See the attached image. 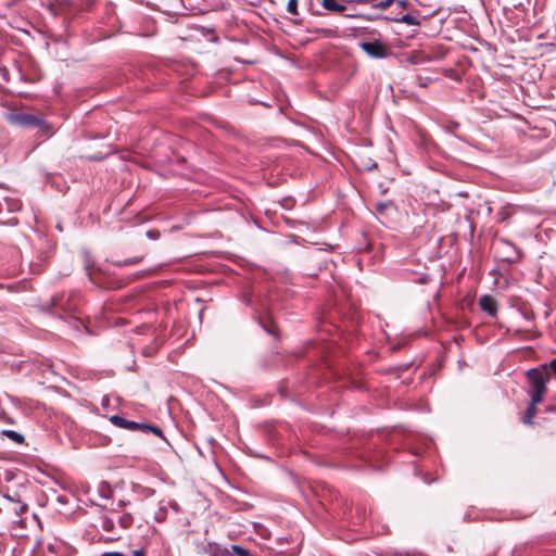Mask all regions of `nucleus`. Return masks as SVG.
Here are the masks:
<instances>
[{
  "instance_id": "423d86ee",
  "label": "nucleus",
  "mask_w": 556,
  "mask_h": 556,
  "mask_svg": "<svg viewBox=\"0 0 556 556\" xmlns=\"http://www.w3.org/2000/svg\"><path fill=\"white\" fill-rule=\"evenodd\" d=\"M9 119L11 123L24 127H40L43 123L38 116L28 113L10 114Z\"/></svg>"
},
{
  "instance_id": "b1692460",
  "label": "nucleus",
  "mask_w": 556,
  "mask_h": 556,
  "mask_svg": "<svg viewBox=\"0 0 556 556\" xmlns=\"http://www.w3.org/2000/svg\"><path fill=\"white\" fill-rule=\"evenodd\" d=\"M132 556H146L144 549H136L132 552Z\"/></svg>"
},
{
  "instance_id": "aec40b11",
  "label": "nucleus",
  "mask_w": 556,
  "mask_h": 556,
  "mask_svg": "<svg viewBox=\"0 0 556 556\" xmlns=\"http://www.w3.org/2000/svg\"><path fill=\"white\" fill-rule=\"evenodd\" d=\"M142 260V257H135V258H128L123 262V265H130L139 263Z\"/></svg>"
},
{
  "instance_id": "a878e982",
  "label": "nucleus",
  "mask_w": 556,
  "mask_h": 556,
  "mask_svg": "<svg viewBox=\"0 0 556 556\" xmlns=\"http://www.w3.org/2000/svg\"><path fill=\"white\" fill-rule=\"evenodd\" d=\"M397 5L401 7V8H407L408 5V2L406 0H397L396 1Z\"/></svg>"
},
{
  "instance_id": "9d476101",
  "label": "nucleus",
  "mask_w": 556,
  "mask_h": 556,
  "mask_svg": "<svg viewBox=\"0 0 556 556\" xmlns=\"http://www.w3.org/2000/svg\"><path fill=\"white\" fill-rule=\"evenodd\" d=\"M167 510H168V505H167V502L166 501H161L159 503V507L156 509V511L154 513V520L156 522H163L165 521L166 517H167Z\"/></svg>"
},
{
  "instance_id": "f3484780",
  "label": "nucleus",
  "mask_w": 556,
  "mask_h": 556,
  "mask_svg": "<svg viewBox=\"0 0 556 556\" xmlns=\"http://www.w3.org/2000/svg\"><path fill=\"white\" fill-rule=\"evenodd\" d=\"M541 366L545 371H548V369H551L556 375V358H554L549 363L543 364Z\"/></svg>"
},
{
  "instance_id": "a211bd4d",
  "label": "nucleus",
  "mask_w": 556,
  "mask_h": 556,
  "mask_svg": "<svg viewBox=\"0 0 556 556\" xmlns=\"http://www.w3.org/2000/svg\"><path fill=\"white\" fill-rule=\"evenodd\" d=\"M389 206H391V202H380L376 205V211L378 213H383Z\"/></svg>"
},
{
  "instance_id": "dca6fc26",
  "label": "nucleus",
  "mask_w": 556,
  "mask_h": 556,
  "mask_svg": "<svg viewBox=\"0 0 556 556\" xmlns=\"http://www.w3.org/2000/svg\"><path fill=\"white\" fill-rule=\"evenodd\" d=\"M225 551H222L217 544H210V554L211 556H223Z\"/></svg>"
},
{
  "instance_id": "7c9ffc66",
  "label": "nucleus",
  "mask_w": 556,
  "mask_h": 556,
  "mask_svg": "<svg viewBox=\"0 0 556 556\" xmlns=\"http://www.w3.org/2000/svg\"><path fill=\"white\" fill-rule=\"evenodd\" d=\"M348 16L349 17H357L358 15L357 14H349Z\"/></svg>"
},
{
  "instance_id": "4be33fe9",
  "label": "nucleus",
  "mask_w": 556,
  "mask_h": 556,
  "mask_svg": "<svg viewBox=\"0 0 556 556\" xmlns=\"http://www.w3.org/2000/svg\"><path fill=\"white\" fill-rule=\"evenodd\" d=\"M100 556H125V555L121 552H105V553L101 554Z\"/></svg>"
},
{
  "instance_id": "20e7f679",
  "label": "nucleus",
  "mask_w": 556,
  "mask_h": 556,
  "mask_svg": "<svg viewBox=\"0 0 556 556\" xmlns=\"http://www.w3.org/2000/svg\"><path fill=\"white\" fill-rule=\"evenodd\" d=\"M496 254L501 261L508 264L518 263L521 258L519 249L506 239H500L497 241Z\"/></svg>"
},
{
  "instance_id": "39448f33",
  "label": "nucleus",
  "mask_w": 556,
  "mask_h": 556,
  "mask_svg": "<svg viewBox=\"0 0 556 556\" xmlns=\"http://www.w3.org/2000/svg\"><path fill=\"white\" fill-rule=\"evenodd\" d=\"M359 47L367 55L374 59H384L390 54L389 48L380 40L361 42Z\"/></svg>"
},
{
  "instance_id": "1a4fd4ad",
  "label": "nucleus",
  "mask_w": 556,
  "mask_h": 556,
  "mask_svg": "<svg viewBox=\"0 0 556 556\" xmlns=\"http://www.w3.org/2000/svg\"><path fill=\"white\" fill-rule=\"evenodd\" d=\"M321 5L325 10L336 13H341L346 9V7L338 0H323Z\"/></svg>"
},
{
  "instance_id": "9b49d317",
  "label": "nucleus",
  "mask_w": 556,
  "mask_h": 556,
  "mask_svg": "<svg viewBox=\"0 0 556 556\" xmlns=\"http://www.w3.org/2000/svg\"><path fill=\"white\" fill-rule=\"evenodd\" d=\"M83 256H84V266H85V269L87 270V275H88L90 281L94 282V278L91 273V268L93 267V261L91 258V255L88 251H84Z\"/></svg>"
},
{
  "instance_id": "c85d7f7f",
  "label": "nucleus",
  "mask_w": 556,
  "mask_h": 556,
  "mask_svg": "<svg viewBox=\"0 0 556 556\" xmlns=\"http://www.w3.org/2000/svg\"><path fill=\"white\" fill-rule=\"evenodd\" d=\"M1 71H2V73H3V74H2V77H3L4 79H7V80H8V78H7L8 71H7L5 68H3V70H1Z\"/></svg>"
},
{
  "instance_id": "c756f323",
  "label": "nucleus",
  "mask_w": 556,
  "mask_h": 556,
  "mask_svg": "<svg viewBox=\"0 0 556 556\" xmlns=\"http://www.w3.org/2000/svg\"><path fill=\"white\" fill-rule=\"evenodd\" d=\"M124 505H125V503H124L123 501H119V502H118V506H119V507H122V506H124Z\"/></svg>"
},
{
  "instance_id": "bb28decb",
  "label": "nucleus",
  "mask_w": 556,
  "mask_h": 556,
  "mask_svg": "<svg viewBox=\"0 0 556 556\" xmlns=\"http://www.w3.org/2000/svg\"><path fill=\"white\" fill-rule=\"evenodd\" d=\"M27 509L26 505H20L18 510H16L17 514H23Z\"/></svg>"
},
{
  "instance_id": "6e6552de",
  "label": "nucleus",
  "mask_w": 556,
  "mask_h": 556,
  "mask_svg": "<svg viewBox=\"0 0 556 556\" xmlns=\"http://www.w3.org/2000/svg\"><path fill=\"white\" fill-rule=\"evenodd\" d=\"M388 21L396 22V23H403L409 26H418L420 25V21L413 16L412 14H404L401 17H384Z\"/></svg>"
},
{
  "instance_id": "f8f14e48",
  "label": "nucleus",
  "mask_w": 556,
  "mask_h": 556,
  "mask_svg": "<svg viewBox=\"0 0 556 556\" xmlns=\"http://www.w3.org/2000/svg\"><path fill=\"white\" fill-rule=\"evenodd\" d=\"M1 434L12 440L15 444H22L24 442L23 434L14 430H2Z\"/></svg>"
},
{
  "instance_id": "0eeeda50",
  "label": "nucleus",
  "mask_w": 556,
  "mask_h": 556,
  "mask_svg": "<svg viewBox=\"0 0 556 556\" xmlns=\"http://www.w3.org/2000/svg\"><path fill=\"white\" fill-rule=\"evenodd\" d=\"M480 308L490 316H495L497 312V303L495 299L489 294H484L479 299Z\"/></svg>"
},
{
  "instance_id": "4468645a",
  "label": "nucleus",
  "mask_w": 556,
  "mask_h": 556,
  "mask_svg": "<svg viewBox=\"0 0 556 556\" xmlns=\"http://www.w3.org/2000/svg\"><path fill=\"white\" fill-rule=\"evenodd\" d=\"M287 10L292 15H298L299 14V11H298V0H289L288 4H287Z\"/></svg>"
},
{
  "instance_id": "2eb2a0df",
  "label": "nucleus",
  "mask_w": 556,
  "mask_h": 556,
  "mask_svg": "<svg viewBox=\"0 0 556 556\" xmlns=\"http://www.w3.org/2000/svg\"><path fill=\"white\" fill-rule=\"evenodd\" d=\"M394 2V0H381L377 3L374 4V8L376 9H380V10H386L387 8H389L392 3Z\"/></svg>"
},
{
  "instance_id": "f03ea898",
  "label": "nucleus",
  "mask_w": 556,
  "mask_h": 556,
  "mask_svg": "<svg viewBox=\"0 0 556 556\" xmlns=\"http://www.w3.org/2000/svg\"><path fill=\"white\" fill-rule=\"evenodd\" d=\"M134 523V517L129 513H121L117 509H112L98 519V526L106 533L110 534L109 541H114L121 538L122 532L129 529Z\"/></svg>"
},
{
  "instance_id": "7ed1b4c3",
  "label": "nucleus",
  "mask_w": 556,
  "mask_h": 556,
  "mask_svg": "<svg viewBox=\"0 0 556 556\" xmlns=\"http://www.w3.org/2000/svg\"><path fill=\"white\" fill-rule=\"evenodd\" d=\"M110 421L118 428L127 429L130 431H139L142 433L151 432L167 442L162 429L157 426L150 425L147 422H137V421H132V420H127L126 418H124L119 415L111 416Z\"/></svg>"
},
{
  "instance_id": "393cba45",
  "label": "nucleus",
  "mask_w": 556,
  "mask_h": 556,
  "mask_svg": "<svg viewBox=\"0 0 556 556\" xmlns=\"http://www.w3.org/2000/svg\"><path fill=\"white\" fill-rule=\"evenodd\" d=\"M522 332L531 333V334H532V337H536V332L531 331V330H529V329H527V330H525V331H522V330H516L515 334L517 336V334H520V333H522Z\"/></svg>"
},
{
  "instance_id": "5701e85b",
  "label": "nucleus",
  "mask_w": 556,
  "mask_h": 556,
  "mask_svg": "<svg viewBox=\"0 0 556 556\" xmlns=\"http://www.w3.org/2000/svg\"><path fill=\"white\" fill-rule=\"evenodd\" d=\"M21 208V203L18 201H14L12 205L9 206L10 211H17Z\"/></svg>"
},
{
  "instance_id": "412c9836",
  "label": "nucleus",
  "mask_w": 556,
  "mask_h": 556,
  "mask_svg": "<svg viewBox=\"0 0 556 556\" xmlns=\"http://www.w3.org/2000/svg\"><path fill=\"white\" fill-rule=\"evenodd\" d=\"M101 494L103 497H109V493L111 492L109 486L106 484H102L101 485V490H100Z\"/></svg>"
},
{
  "instance_id": "f257e3e1",
  "label": "nucleus",
  "mask_w": 556,
  "mask_h": 556,
  "mask_svg": "<svg viewBox=\"0 0 556 556\" xmlns=\"http://www.w3.org/2000/svg\"><path fill=\"white\" fill-rule=\"evenodd\" d=\"M549 378V372L545 371L542 366L540 368H531L527 371V380L529 383L528 395L531 401L522 417L525 425H532V419L536 414V405L541 403L547 391L546 384Z\"/></svg>"
},
{
  "instance_id": "6ab92c4d",
  "label": "nucleus",
  "mask_w": 556,
  "mask_h": 556,
  "mask_svg": "<svg viewBox=\"0 0 556 556\" xmlns=\"http://www.w3.org/2000/svg\"><path fill=\"white\" fill-rule=\"evenodd\" d=\"M166 502H167L168 508L170 507L174 511L179 513L180 506L176 501L168 500Z\"/></svg>"
},
{
  "instance_id": "ddd939ff",
  "label": "nucleus",
  "mask_w": 556,
  "mask_h": 556,
  "mask_svg": "<svg viewBox=\"0 0 556 556\" xmlns=\"http://www.w3.org/2000/svg\"><path fill=\"white\" fill-rule=\"evenodd\" d=\"M231 549L237 556H253L245 547L241 545H231Z\"/></svg>"
},
{
  "instance_id": "cd10ccee",
  "label": "nucleus",
  "mask_w": 556,
  "mask_h": 556,
  "mask_svg": "<svg viewBox=\"0 0 556 556\" xmlns=\"http://www.w3.org/2000/svg\"><path fill=\"white\" fill-rule=\"evenodd\" d=\"M147 236H148L150 239H156V238H157V235H155L153 231H148V232H147Z\"/></svg>"
}]
</instances>
